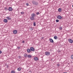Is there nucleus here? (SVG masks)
<instances>
[{"label": "nucleus", "instance_id": "393cba45", "mask_svg": "<svg viewBox=\"0 0 73 73\" xmlns=\"http://www.w3.org/2000/svg\"><path fill=\"white\" fill-rule=\"evenodd\" d=\"M59 29L60 30H62V27H60L59 28Z\"/></svg>", "mask_w": 73, "mask_h": 73}, {"label": "nucleus", "instance_id": "4be33fe9", "mask_svg": "<svg viewBox=\"0 0 73 73\" xmlns=\"http://www.w3.org/2000/svg\"><path fill=\"white\" fill-rule=\"evenodd\" d=\"M11 73H15V72L14 70H12L11 72Z\"/></svg>", "mask_w": 73, "mask_h": 73}, {"label": "nucleus", "instance_id": "f03ea898", "mask_svg": "<svg viewBox=\"0 0 73 73\" xmlns=\"http://www.w3.org/2000/svg\"><path fill=\"white\" fill-rule=\"evenodd\" d=\"M32 3H33V4H34V5H38V3L37 2L34 1H32Z\"/></svg>", "mask_w": 73, "mask_h": 73}, {"label": "nucleus", "instance_id": "c85d7f7f", "mask_svg": "<svg viewBox=\"0 0 73 73\" xmlns=\"http://www.w3.org/2000/svg\"><path fill=\"white\" fill-rule=\"evenodd\" d=\"M18 57H19V58H21V56H19Z\"/></svg>", "mask_w": 73, "mask_h": 73}, {"label": "nucleus", "instance_id": "58836bf2", "mask_svg": "<svg viewBox=\"0 0 73 73\" xmlns=\"http://www.w3.org/2000/svg\"><path fill=\"white\" fill-rule=\"evenodd\" d=\"M0 69H1V68H0Z\"/></svg>", "mask_w": 73, "mask_h": 73}, {"label": "nucleus", "instance_id": "f8f14e48", "mask_svg": "<svg viewBox=\"0 0 73 73\" xmlns=\"http://www.w3.org/2000/svg\"><path fill=\"white\" fill-rule=\"evenodd\" d=\"M27 51L28 53H30L31 50V49H30L28 48L27 49Z\"/></svg>", "mask_w": 73, "mask_h": 73}, {"label": "nucleus", "instance_id": "7ed1b4c3", "mask_svg": "<svg viewBox=\"0 0 73 73\" xmlns=\"http://www.w3.org/2000/svg\"><path fill=\"white\" fill-rule=\"evenodd\" d=\"M45 55L46 56H49L50 55V52H45Z\"/></svg>", "mask_w": 73, "mask_h": 73}, {"label": "nucleus", "instance_id": "f704fd0d", "mask_svg": "<svg viewBox=\"0 0 73 73\" xmlns=\"http://www.w3.org/2000/svg\"><path fill=\"white\" fill-rule=\"evenodd\" d=\"M53 58H52L51 59V61H53Z\"/></svg>", "mask_w": 73, "mask_h": 73}, {"label": "nucleus", "instance_id": "aec40b11", "mask_svg": "<svg viewBox=\"0 0 73 73\" xmlns=\"http://www.w3.org/2000/svg\"><path fill=\"white\" fill-rule=\"evenodd\" d=\"M33 25L34 26H35L36 25V22H34Z\"/></svg>", "mask_w": 73, "mask_h": 73}, {"label": "nucleus", "instance_id": "72a5a7b5", "mask_svg": "<svg viewBox=\"0 0 73 73\" xmlns=\"http://www.w3.org/2000/svg\"><path fill=\"white\" fill-rule=\"evenodd\" d=\"M58 52H61V51H60V50H58Z\"/></svg>", "mask_w": 73, "mask_h": 73}, {"label": "nucleus", "instance_id": "4c0bfd02", "mask_svg": "<svg viewBox=\"0 0 73 73\" xmlns=\"http://www.w3.org/2000/svg\"><path fill=\"white\" fill-rule=\"evenodd\" d=\"M72 7L73 8V5H72Z\"/></svg>", "mask_w": 73, "mask_h": 73}, {"label": "nucleus", "instance_id": "dca6fc26", "mask_svg": "<svg viewBox=\"0 0 73 73\" xmlns=\"http://www.w3.org/2000/svg\"><path fill=\"white\" fill-rule=\"evenodd\" d=\"M17 70L18 71H21V68L20 67H19L17 68Z\"/></svg>", "mask_w": 73, "mask_h": 73}, {"label": "nucleus", "instance_id": "5701e85b", "mask_svg": "<svg viewBox=\"0 0 73 73\" xmlns=\"http://www.w3.org/2000/svg\"><path fill=\"white\" fill-rule=\"evenodd\" d=\"M5 9L6 11H7V10H8V8H7V7H5Z\"/></svg>", "mask_w": 73, "mask_h": 73}, {"label": "nucleus", "instance_id": "e433bc0d", "mask_svg": "<svg viewBox=\"0 0 73 73\" xmlns=\"http://www.w3.org/2000/svg\"><path fill=\"white\" fill-rule=\"evenodd\" d=\"M8 66H7V68H8Z\"/></svg>", "mask_w": 73, "mask_h": 73}, {"label": "nucleus", "instance_id": "0eeeda50", "mask_svg": "<svg viewBox=\"0 0 73 73\" xmlns=\"http://www.w3.org/2000/svg\"><path fill=\"white\" fill-rule=\"evenodd\" d=\"M30 50L31 51H35V48L33 47H31L30 48Z\"/></svg>", "mask_w": 73, "mask_h": 73}, {"label": "nucleus", "instance_id": "20e7f679", "mask_svg": "<svg viewBox=\"0 0 73 73\" xmlns=\"http://www.w3.org/2000/svg\"><path fill=\"white\" fill-rule=\"evenodd\" d=\"M8 10L9 12L12 11H13V9H12V7H10L9 8Z\"/></svg>", "mask_w": 73, "mask_h": 73}, {"label": "nucleus", "instance_id": "a211bd4d", "mask_svg": "<svg viewBox=\"0 0 73 73\" xmlns=\"http://www.w3.org/2000/svg\"><path fill=\"white\" fill-rule=\"evenodd\" d=\"M61 8H59L58 9V12H61Z\"/></svg>", "mask_w": 73, "mask_h": 73}, {"label": "nucleus", "instance_id": "c9c22d12", "mask_svg": "<svg viewBox=\"0 0 73 73\" xmlns=\"http://www.w3.org/2000/svg\"><path fill=\"white\" fill-rule=\"evenodd\" d=\"M54 37H57V36H54Z\"/></svg>", "mask_w": 73, "mask_h": 73}, {"label": "nucleus", "instance_id": "9d476101", "mask_svg": "<svg viewBox=\"0 0 73 73\" xmlns=\"http://www.w3.org/2000/svg\"><path fill=\"white\" fill-rule=\"evenodd\" d=\"M34 60L35 61H37V60H38V58L37 57H35L34 58Z\"/></svg>", "mask_w": 73, "mask_h": 73}, {"label": "nucleus", "instance_id": "1a4fd4ad", "mask_svg": "<svg viewBox=\"0 0 73 73\" xmlns=\"http://www.w3.org/2000/svg\"><path fill=\"white\" fill-rule=\"evenodd\" d=\"M13 33L14 34H16L17 33V31L15 30L13 31Z\"/></svg>", "mask_w": 73, "mask_h": 73}, {"label": "nucleus", "instance_id": "2eb2a0df", "mask_svg": "<svg viewBox=\"0 0 73 73\" xmlns=\"http://www.w3.org/2000/svg\"><path fill=\"white\" fill-rule=\"evenodd\" d=\"M28 58H32V56L31 55L29 54L28 55Z\"/></svg>", "mask_w": 73, "mask_h": 73}, {"label": "nucleus", "instance_id": "ddd939ff", "mask_svg": "<svg viewBox=\"0 0 73 73\" xmlns=\"http://www.w3.org/2000/svg\"><path fill=\"white\" fill-rule=\"evenodd\" d=\"M3 21L4 23H7L8 22V20L6 19H4L3 20Z\"/></svg>", "mask_w": 73, "mask_h": 73}, {"label": "nucleus", "instance_id": "c756f323", "mask_svg": "<svg viewBox=\"0 0 73 73\" xmlns=\"http://www.w3.org/2000/svg\"><path fill=\"white\" fill-rule=\"evenodd\" d=\"M17 48L19 49H20V47H17Z\"/></svg>", "mask_w": 73, "mask_h": 73}, {"label": "nucleus", "instance_id": "9b49d317", "mask_svg": "<svg viewBox=\"0 0 73 73\" xmlns=\"http://www.w3.org/2000/svg\"><path fill=\"white\" fill-rule=\"evenodd\" d=\"M28 54H24V57L25 58H27V57H28Z\"/></svg>", "mask_w": 73, "mask_h": 73}, {"label": "nucleus", "instance_id": "39448f33", "mask_svg": "<svg viewBox=\"0 0 73 73\" xmlns=\"http://www.w3.org/2000/svg\"><path fill=\"white\" fill-rule=\"evenodd\" d=\"M68 41L69 42H70V43H71V44H72L73 43V40H72V39H68Z\"/></svg>", "mask_w": 73, "mask_h": 73}, {"label": "nucleus", "instance_id": "b1692460", "mask_svg": "<svg viewBox=\"0 0 73 73\" xmlns=\"http://www.w3.org/2000/svg\"><path fill=\"white\" fill-rule=\"evenodd\" d=\"M71 57L72 59H73V55H71Z\"/></svg>", "mask_w": 73, "mask_h": 73}, {"label": "nucleus", "instance_id": "412c9836", "mask_svg": "<svg viewBox=\"0 0 73 73\" xmlns=\"http://www.w3.org/2000/svg\"><path fill=\"white\" fill-rule=\"evenodd\" d=\"M59 20H58V19H56V23H58V22H59Z\"/></svg>", "mask_w": 73, "mask_h": 73}, {"label": "nucleus", "instance_id": "bb28decb", "mask_svg": "<svg viewBox=\"0 0 73 73\" xmlns=\"http://www.w3.org/2000/svg\"><path fill=\"white\" fill-rule=\"evenodd\" d=\"M26 5L27 6H28L29 5V4L28 3H26Z\"/></svg>", "mask_w": 73, "mask_h": 73}, {"label": "nucleus", "instance_id": "f257e3e1", "mask_svg": "<svg viewBox=\"0 0 73 73\" xmlns=\"http://www.w3.org/2000/svg\"><path fill=\"white\" fill-rule=\"evenodd\" d=\"M31 16L30 17V19L31 20H32V21H33V20H35V17L36 16V15L35 14V13H33L31 14Z\"/></svg>", "mask_w": 73, "mask_h": 73}, {"label": "nucleus", "instance_id": "cd10ccee", "mask_svg": "<svg viewBox=\"0 0 73 73\" xmlns=\"http://www.w3.org/2000/svg\"><path fill=\"white\" fill-rule=\"evenodd\" d=\"M57 66L58 67H59V66H60V64H57Z\"/></svg>", "mask_w": 73, "mask_h": 73}, {"label": "nucleus", "instance_id": "473e14b6", "mask_svg": "<svg viewBox=\"0 0 73 73\" xmlns=\"http://www.w3.org/2000/svg\"><path fill=\"white\" fill-rule=\"evenodd\" d=\"M44 38V37H42V38L41 39L42 40H43Z\"/></svg>", "mask_w": 73, "mask_h": 73}, {"label": "nucleus", "instance_id": "423d86ee", "mask_svg": "<svg viewBox=\"0 0 73 73\" xmlns=\"http://www.w3.org/2000/svg\"><path fill=\"white\" fill-rule=\"evenodd\" d=\"M57 18L58 19H62V17L60 15H58L57 16Z\"/></svg>", "mask_w": 73, "mask_h": 73}, {"label": "nucleus", "instance_id": "7c9ffc66", "mask_svg": "<svg viewBox=\"0 0 73 73\" xmlns=\"http://www.w3.org/2000/svg\"><path fill=\"white\" fill-rule=\"evenodd\" d=\"M2 53V51L1 50H0V54H1Z\"/></svg>", "mask_w": 73, "mask_h": 73}, {"label": "nucleus", "instance_id": "2f4dec72", "mask_svg": "<svg viewBox=\"0 0 73 73\" xmlns=\"http://www.w3.org/2000/svg\"><path fill=\"white\" fill-rule=\"evenodd\" d=\"M22 43H25V41H24V40L22 42Z\"/></svg>", "mask_w": 73, "mask_h": 73}, {"label": "nucleus", "instance_id": "f3484780", "mask_svg": "<svg viewBox=\"0 0 73 73\" xmlns=\"http://www.w3.org/2000/svg\"><path fill=\"white\" fill-rule=\"evenodd\" d=\"M54 38L55 40H57V39H58V38L57 37H54Z\"/></svg>", "mask_w": 73, "mask_h": 73}, {"label": "nucleus", "instance_id": "6e6552de", "mask_svg": "<svg viewBox=\"0 0 73 73\" xmlns=\"http://www.w3.org/2000/svg\"><path fill=\"white\" fill-rule=\"evenodd\" d=\"M49 41L50 42H52V43H53L54 42V41H53V40L51 38H50L49 39Z\"/></svg>", "mask_w": 73, "mask_h": 73}, {"label": "nucleus", "instance_id": "6ab92c4d", "mask_svg": "<svg viewBox=\"0 0 73 73\" xmlns=\"http://www.w3.org/2000/svg\"><path fill=\"white\" fill-rule=\"evenodd\" d=\"M40 14V13L39 12H37L36 13V15H38Z\"/></svg>", "mask_w": 73, "mask_h": 73}, {"label": "nucleus", "instance_id": "4468645a", "mask_svg": "<svg viewBox=\"0 0 73 73\" xmlns=\"http://www.w3.org/2000/svg\"><path fill=\"white\" fill-rule=\"evenodd\" d=\"M6 18L7 20H11V18L10 17H6Z\"/></svg>", "mask_w": 73, "mask_h": 73}, {"label": "nucleus", "instance_id": "a878e982", "mask_svg": "<svg viewBox=\"0 0 73 73\" xmlns=\"http://www.w3.org/2000/svg\"><path fill=\"white\" fill-rule=\"evenodd\" d=\"M21 14H23V15H24V12H21Z\"/></svg>", "mask_w": 73, "mask_h": 73}]
</instances>
